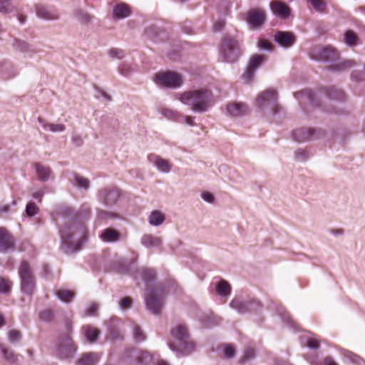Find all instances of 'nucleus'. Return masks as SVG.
<instances>
[{
	"mask_svg": "<svg viewBox=\"0 0 365 365\" xmlns=\"http://www.w3.org/2000/svg\"><path fill=\"white\" fill-rule=\"evenodd\" d=\"M298 95H302V96H306L307 98V99L309 100V101L310 102V103H312L313 105L318 106V104L315 102V98H316L315 94L312 91L306 90V91H303L302 92L297 93L296 94L297 96Z\"/></svg>",
	"mask_w": 365,
	"mask_h": 365,
	"instance_id": "obj_45",
	"label": "nucleus"
},
{
	"mask_svg": "<svg viewBox=\"0 0 365 365\" xmlns=\"http://www.w3.org/2000/svg\"><path fill=\"white\" fill-rule=\"evenodd\" d=\"M133 334L135 341L137 342H141L146 338L145 334L140 327L135 323H133Z\"/></svg>",
	"mask_w": 365,
	"mask_h": 365,
	"instance_id": "obj_33",
	"label": "nucleus"
},
{
	"mask_svg": "<svg viewBox=\"0 0 365 365\" xmlns=\"http://www.w3.org/2000/svg\"><path fill=\"white\" fill-rule=\"evenodd\" d=\"M322 365H338V364L334 361V360L332 359V357L328 356L324 359Z\"/></svg>",
	"mask_w": 365,
	"mask_h": 365,
	"instance_id": "obj_56",
	"label": "nucleus"
},
{
	"mask_svg": "<svg viewBox=\"0 0 365 365\" xmlns=\"http://www.w3.org/2000/svg\"><path fill=\"white\" fill-rule=\"evenodd\" d=\"M39 319L46 322H51L54 319V314L50 309H46L39 313Z\"/></svg>",
	"mask_w": 365,
	"mask_h": 365,
	"instance_id": "obj_35",
	"label": "nucleus"
},
{
	"mask_svg": "<svg viewBox=\"0 0 365 365\" xmlns=\"http://www.w3.org/2000/svg\"><path fill=\"white\" fill-rule=\"evenodd\" d=\"M62 240L66 243H73V237L76 233L73 232L69 233L66 229H61L60 230Z\"/></svg>",
	"mask_w": 365,
	"mask_h": 365,
	"instance_id": "obj_40",
	"label": "nucleus"
},
{
	"mask_svg": "<svg viewBox=\"0 0 365 365\" xmlns=\"http://www.w3.org/2000/svg\"><path fill=\"white\" fill-rule=\"evenodd\" d=\"M38 211V207L36 206V205L31 202L27 204L26 207V212L28 216L32 217L35 215Z\"/></svg>",
	"mask_w": 365,
	"mask_h": 365,
	"instance_id": "obj_46",
	"label": "nucleus"
},
{
	"mask_svg": "<svg viewBox=\"0 0 365 365\" xmlns=\"http://www.w3.org/2000/svg\"><path fill=\"white\" fill-rule=\"evenodd\" d=\"M43 196V192L41 190L37 191L33 194V197L38 200V202H41L42 197Z\"/></svg>",
	"mask_w": 365,
	"mask_h": 365,
	"instance_id": "obj_59",
	"label": "nucleus"
},
{
	"mask_svg": "<svg viewBox=\"0 0 365 365\" xmlns=\"http://www.w3.org/2000/svg\"><path fill=\"white\" fill-rule=\"evenodd\" d=\"M220 349L222 350L223 356L225 359L233 358L237 352L236 346L232 344H225L220 346Z\"/></svg>",
	"mask_w": 365,
	"mask_h": 365,
	"instance_id": "obj_28",
	"label": "nucleus"
},
{
	"mask_svg": "<svg viewBox=\"0 0 365 365\" xmlns=\"http://www.w3.org/2000/svg\"><path fill=\"white\" fill-rule=\"evenodd\" d=\"M119 197V191L115 187L104 188L100 190L99 197L106 205L115 203Z\"/></svg>",
	"mask_w": 365,
	"mask_h": 365,
	"instance_id": "obj_16",
	"label": "nucleus"
},
{
	"mask_svg": "<svg viewBox=\"0 0 365 365\" xmlns=\"http://www.w3.org/2000/svg\"><path fill=\"white\" fill-rule=\"evenodd\" d=\"M153 163L158 169L162 172L168 173L171 170L172 164L170 161L159 156L154 157Z\"/></svg>",
	"mask_w": 365,
	"mask_h": 365,
	"instance_id": "obj_24",
	"label": "nucleus"
},
{
	"mask_svg": "<svg viewBox=\"0 0 365 365\" xmlns=\"http://www.w3.org/2000/svg\"><path fill=\"white\" fill-rule=\"evenodd\" d=\"M0 349L4 354V356L6 360L12 363L17 361L18 356L14 354L11 351L5 348L2 344H0Z\"/></svg>",
	"mask_w": 365,
	"mask_h": 365,
	"instance_id": "obj_36",
	"label": "nucleus"
},
{
	"mask_svg": "<svg viewBox=\"0 0 365 365\" xmlns=\"http://www.w3.org/2000/svg\"><path fill=\"white\" fill-rule=\"evenodd\" d=\"M259 46L262 49H272L273 46L269 41L261 39L259 41Z\"/></svg>",
	"mask_w": 365,
	"mask_h": 365,
	"instance_id": "obj_54",
	"label": "nucleus"
},
{
	"mask_svg": "<svg viewBox=\"0 0 365 365\" xmlns=\"http://www.w3.org/2000/svg\"><path fill=\"white\" fill-rule=\"evenodd\" d=\"M219 50L222 61L228 63L237 61L242 53L238 40L228 34L222 37Z\"/></svg>",
	"mask_w": 365,
	"mask_h": 365,
	"instance_id": "obj_2",
	"label": "nucleus"
},
{
	"mask_svg": "<svg viewBox=\"0 0 365 365\" xmlns=\"http://www.w3.org/2000/svg\"><path fill=\"white\" fill-rule=\"evenodd\" d=\"M98 309V306L96 303L91 304L87 309L86 310V316H96L97 315V312Z\"/></svg>",
	"mask_w": 365,
	"mask_h": 365,
	"instance_id": "obj_51",
	"label": "nucleus"
},
{
	"mask_svg": "<svg viewBox=\"0 0 365 365\" xmlns=\"http://www.w3.org/2000/svg\"><path fill=\"white\" fill-rule=\"evenodd\" d=\"M12 282L8 278L0 277V292L3 294L9 293L11 289Z\"/></svg>",
	"mask_w": 365,
	"mask_h": 365,
	"instance_id": "obj_34",
	"label": "nucleus"
},
{
	"mask_svg": "<svg viewBox=\"0 0 365 365\" xmlns=\"http://www.w3.org/2000/svg\"><path fill=\"white\" fill-rule=\"evenodd\" d=\"M247 22L252 28L262 26L266 21V13L262 9H250L247 14Z\"/></svg>",
	"mask_w": 365,
	"mask_h": 365,
	"instance_id": "obj_9",
	"label": "nucleus"
},
{
	"mask_svg": "<svg viewBox=\"0 0 365 365\" xmlns=\"http://www.w3.org/2000/svg\"><path fill=\"white\" fill-rule=\"evenodd\" d=\"M255 356V349L252 347H248L245 350L243 356L239 360V363H240V364L245 363L248 360L252 359Z\"/></svg>",
	"mask_w": 365,
	"mask_h": 365,
	"instance_id": "obj_37",
	"label": "nucleus"
},
{
	"mask_svg": "<svg viewBox=\"0 0 365 365\" xmlns=\"http://www.w3.org/2000/svg\"><path fill=\"white\" fill-rule=\"evenodd\" d=\"M85 236V229L82 228L81 231V235L79 238H78V243L80 242V241Z\"/></svg>",
	"mask_w": 365,
	"mask_h": 365,
	"instance_id": "obj_63",
	"label": "nucleus"
},
{
	"mask_svg": "<svg viewBox=\"0 0 365 365\" xmlns=\"http://www.w3.org/2000/svg\"><path fill=\"white\" fill-rule=\"evenodd\" d=\"M154 81L161 87L178 88L183 84V78L177 72L168 71L155 73Z\"/></svg>",
	"mask_w": 365,
	"mask_h": 365,
	"instance_id": "obj_6",
	"label": "nucleus"
},
{
	"mask_svg": "<svg viewBox=\"0 0 365 365\" xmlns=\"http://www.w3.org/2000/svg\"><path fill=\"white\" fill-rule=\"evenodd\" d=\"M34 166L40 180L44 182L48 180L51 173L50 168L46 167L39 163H34Z\"/></svg>",
	"mask_w": 365,
	"mask_h": 365,
	"instance_id": "obj_21",
	"label": "nucleus"
},
{
	"mask_svg": "<svg viewBox=\"0 0 365 365\" xmlns=\"http://www.w3.org/2000/svg\"><path fill=\"white\" fill-rule=\"evenodd\" d=\"M142 244L148 247H158L161 245L162 240L159 237H155L152 235H145L141 240Z\"/></svg>",
	"mask_w": 365,
	"mask_h": 365,
	"instance_id": "obj_23",
	"label": "nucleus"
},
{
	"mask_svg": "<svg viewBox=\"0 0 365 365\" xmlns=\"http://www.w3.org/2000/svg\"><path fill=\"white\" fill-rule=\"evenodd\" d=\"M109 55L112 58H116L118 59H121L124 57L125 53L124 51L118 48H113L108 51Z\"/></svg>",
	"mask_w": 365,
	"mask_h": 365,
	"instance_id": "obj_49",
	"label": "nucleus"
},
{
	"mask_svg": "<svg viewBox=\"0 0 365 365\" xmlns=\"http://www.w3.org/2000/svg\"><path fill=\"white\" fill-rule=\"evenodd\" d=\"M309 54L312 58L317 61H332L339 58L338 52L331 46H314L310 48Z\"/></svg>",
	"mask_w": 365,
	"mask_h": 365,
	"instance_id": "obj_7",
	"label": "nucleus"
},
{
	"mask_svg": "<svg viewBox=\"0 0 365 365\" xmlns=\"http://www.w3.org/2000/svg\"><path fill=\"white\" fill-rule=\"evenodd\" d=\"M66 328L67 334L61 336L57 341L58 354L62 359L72 357L77 349L76 346L70 336L72 330L71 322H66Z\"/></svg>",
	"mask_w": 365,
	"mask_h": 365,
	"instance_id": "obj_5",
	"label": "nucleus"
},
{
	"mask_svg": "<svg viewBox=\"0 0 365 365\" xmlns=\"http://www.w3.org/2000/svg\"><path fill=\"white\" fill-rule=\"evenodd\" d=\"M13 9L11 0H0V12L9 13Z\"/></svg>",
	"mask_w": 365,
	"mask_h": 365,
	"instance_id": "obj_41",
	"label": "nucleus"
},
{
	"mask_svg": "<svg viewBox=\"0 0 365 365\" xmlns=\"http://www.w3.org/2000/svg\"><path fill=\"white\" fill-rule=\"evenodd\" d=\"M116 215L113 212H109L105 210H98L97 212V220L103 221L110 218H114Z\"/></svg>",
	"mask_w": 365,
	"mask_h": 365,
	"instance_id": "obj_44",
	"label": "nucleus"
},
{
	"mask_svg": "<svg viewBox=\"0 0 365 365\" xmlns=\"http://www.w3.org/2000/svg\"><path fill=\"white\" fill-rule=\"evenodd\" d=\"M277 99V92L270 89L260 93L256 100V103L259 107L262 108L268 105H274Z\"/></svg>",
	"mask_w": 365,
	"mask_h": 365,
	"instance_id": "obj_12",
	"label": "nucleus"
},
{
	"mask_svg": "<svg viewBox=\"0 0 365 365\" xmlns=\"http://www.w3.org/2000/svg\"><path fill=\"white\" fill-rule=\"evenodd\" d=\"M307 346L310 349H317L319 347V342L316 339L310 338L307 341Z\"/></svg>",
	"mask_w": 365,
	"mask_h": 365,
	"instance_id": "obj_53",
	"label": "nucleus"
},
{
	"mask_svg": "<svg viewBox=\"0 0 365 365\" xmlns=\"http://www.w3.org/2000/svg\"><path fill=\"white\" fill-rule=\"evenodd\" d=\"M100 359L97 353H86L77 361V365H95Z\"/></svg>",
	"mask_w": 365,
	"mask_h": 365,
	"instance_id": "obj_20",
	"label": "nucleus"
},
{
	"mask_svg": "<svg viewBox=\"0 0 365 365\" xmlns=\"http://www.w3.org/2000/svg\"><path fill=\"white\" fill-rule=\"evenodd\" d=\"M165 219V215L158 210H154L149 216V223L154 226H158L164 222Z\"/></svg>",
	"mask_w": 365,
	"mask_h": 365,
	"instance_id": "obj_27",
	"label": "nucleus"
},
{
	"mask_svg": "<svg viewBox=\"0 0 365 365\" xmlns=\"http://www.w3.org/2000/svg\"><path fill=\"white\" fill-rule=\"evenodd\" d=\"M174 341L170 343V347L182 353L188 354L194 349V343L190 340V336L187 327L179 324L171 331Z\"/></svg>",
	"mask_w": 365,
	"mask_h": 365,
	"instance_id": "obj_3",
	"label": "nucleus"
},
{
	"mask_svg": "<svg viewBox=\"0 0 365 365\" xmlns=\"http://www.w3.org/2000/svg\"><path fill=\"white\" fill-rule=\"evenodd\" d=\"M216 292L220 296L227 297L230 294L231 287L227 281L220 279L216 285Z\"/></svg>",
	"mask_w": 365,
	"mask_h": 365,
	"instance_id": "obj_26",
	"label": "nucleus"
},
{
	"mask_svg": "<svg viewBox=\"0 0 365 365\" xmlns=\"http://www.w3.org/2000/svg\"><path fill=\"white\" fill-rule=\"evenodd\" d=\"M178 99L195 112H206L214 103L212 91L207 88L190 90L178 93Z\"/></svg>",
	"mask_w": 365,
	"mask_h": 365,
	"instance_id": "obj_1",
	"label": "nucleus"
},
{
	"mask_svg": "<svg viewBox=\"0 0 365 365\" xmlns=\"http://www.w3.org/2000/svg\"><path fill=\"white\" fill-rule=\"evenodd\" d=\"M19 20L20 21V22H21V24H24V23L25 22V21H26V17H25V16H22V15H20V16H19Z\"/></svg>",
	"mask_w": 365,
	"mask_h": 365,
	"instance_id": "obj_64",
	"label": "nucleus"
},
{
	"mask_svg": "<svg viewBox=\"0 0 365 365\" xmlns=\"http://www.w3.org/2000/svg\"><path fill=\"white\" fill-rule=\"evenodd\" d=\"M355 64L356 63L354 61L347 60L336 64L333 66V67H334V68L337 71H344L353 67Z\"/></svg>",
	"mask_w": 365,
	"mask_h": 365,
	"instance_id": "obj_38",
	"label": "nucleus"
},
{
	"mask_svg": "<svg viewBox=\"0 0 365 365\" xmlns=\"http://www.w3.org/2000/svg\"><path fill=\"white\" fill-rule=\"evenodd\" d=\"M37 14H38V16H41L46 19H53L57 18L56 16H55L53 14H52L51 12H49L44 8L38 9Z\"/></svg>",
	"mask_w": 365,
	"mask_h": 365,
	"instance_id": "obj_48",
	"label": "nucleus"
},
{
	"mask_svg": "<svg viewBox=\"0 0 365 365\" xmlns=\"http://www.w3.org/2000/svg\"><path fill=\"white\" fill-rule=\"evenodd\" d=\"M132 304V299L129 297H125L119 302V304L122 309H128L130 307Z\"/></svg>",
	"mask_w": 365,
	"mask_h": 365,
	"instance_id": "obj_52",
	"label": "nucleus"
},
{
	"mask_svg": "<svg viewBox=\"0 0 365 365\" xmlns=\"http://www.w3.org/2000/svg\"><path fill=\"white\" fill-rule=\"evenodd\" d=\"M185 123L190 125H194V118L190 115L185 116Z\"/></svg>",
	"mask_w": 365,
	"mask_h": 365,
	"instance_id": "obj_60",
	"label": "nucleus"
},
{
	"mask_svg": "<svg viewBox=\"0 0 365 365\" xmlns=\"http://www.w3.org/2000/svg\"><path fill=\"white\" fill-rule=\"evenodd\" d=\"M312 7L319 13L324 14L327 12V3L324 0H307Z\"/></svg>",
	"mask_w": 365,
	"mask_h": 365,
	"instance_id": "obj_30",
	"label": "nucleus"
},
{
	"mask_svg": "<svg viewBox=\"0 0 365 365\" xmlns=\"http://www.w3.org/2000/svg\"><path fill=\"white\" fill-rule=\"evenodd\" d=\"M100 237L103 242H113L119 240L120 234L116 230L108 227L102 231Z\"/></svg>",
	"mask_w": 365,
	"mask_h": 365,
	"instance_id": "obj_18",
	"label": "nucleus"
},
{
	"mask_svg": "<svg viewBox=\"0 0 365 365\" xmlns=\"http://www.w3.org/2000/svg\"><path fill=\"white\" fill-rule=\"evenodd\" d=\"M55 294L57 297L64 302H70L73 300L75 292L71 290L58 289L55 291Z\"/></svg>",
	"mask_w": 365,
	"mask_h": 365,
	"instance_id": "obj_25",
	"label": "nucleus"
},
{
	"mask_svg": "<svg viewBox=\"0 0 365 365\" xmlns=\"http://www.w3.org/2000/svg\"><path fill=\"white\" fill-rule=\"evenodd\" d=\"M132 13L131 7L123 2L117 4L113 8V18L122 19L128 17Z\"/></svg>",
	"mask_w": 365,
	"mask_h": 365,
	"instance_id": "obj_17",
	"label": "nucleus"
},
{
	"mask_svg": "<svg viewBox=\"0 0 365 365\" xmlns=\"http://www.w3.org/2000/svg\"><path fill=\"white\" fill-rule=\"evenodd\" d=\"M267 57L264 55L255 54L252 56L246 72L243 74V78L246 82H250L252 80L255 71L265 61Z\"/></svg>",
	"mask_w": 365,
	"mask_h": 365,
	"instance_id": "obj_10",
	"label": "nucleus"
},
{
	"mask_svg": "<svg viewBox=\"0 0 365 365\" xmlns=\"http://www.w3.org/2000/svg\"><path fill=\"white\" fill-rule=\"evenodd\" d=\"M225 26V21L222 20L218 21L213 25V29L215 31H220Z\"/></svg>",
	"mask_w": 365,
	"mask_h": 365,
	"instance_id": "obj_58",
	"label": "nucleus"
},
{
	"mask_svg": "<svg viewBox=\"0 0 365 365\" xmlns=\"http://www.w3.org/2000/svg\"><path fill=\"white\" fill-rule=\"evenodd\" d=\"M74 180L76 182V185H78L80 187L88 189L89 187V180L84 177L75 174Z\"/></svg>",
	"mask_w": 365,
	"mask_h": 365,
	"instance_id": "obj_39",
	"label": "nucleus"
},
{
	"mask_svg": "<svg viewBox=\"0 0 365 365\" xmlns=\"http://www.w3.org/2000/svg\"><path fill=\"white\" fill-rule=\"evenodd\" d=\"M293 138L299 142L310 140L317 137L316 130L308 128H299L292 133Z\"/></svg>",
	"mask_w": 365,
	"mask_h": 365,
	"instance_id": "obj_13",
	"label": "nucleus"
},
{
	"mask_svg": "<svg viewBox=\"0 0 365 365\" xmlns=\"http://www.w3.org/2000/svg\"><path fill=\"white\" fill-rule=\"evenodd\" d=\"M9 339L11 342L19 340L21 337V333L17 329H11L8 332Z\"/></svg>",
	"mask_w": 365,
	"mask_h": 365,
	"instance_id": "obj_50",
	"label": "nucleus"
},
{
	"mask_svg": "<svg viewBox=\"0 0 365 365\" xmlns=\"http://www.w3.org/2000/svg\"><path fill=\"white\" fill-rule=\"evenodd\" d=\"M12 235L4 227H0V252H6L14 247Z\"/></svg>",
	"mask_w": 365,
	"mask_h": 365,
	"instance_id": "obj_11",
	"label": "nucleus"
},
{
	"mask_svg": "<svg viewBox=\"0 0 365 365\" xmlns=\"http://www.w3.org/2000/svg\"><path fill=\"white\" fill-rule=\"evenodd\" d=\"M6 324V319L2 313L0 312V328Z\"/></svg>",
	"mask_w": 365,
	"mask_h": 365,
	"instance_id": "obj_62",
	"label": "nucleus"
},
{
	"mask_svg": "<svg viewBox=\"0 0 365 365\" xmlns=\"http://www.w3.org/2000/svg\"><path fill=\"white\" fill-rule=\"evenodd\" d=\"M9 205H4L0 206V214L6 213L9 211Z\"/></svg>",
	"mask_w": 365,
	"mask_h": 365,
	"instance_id": "obj_61",
	"label": "nucleus"
},
{
	"mask_svg": "<svg viewBox=\"0 0 365 365\" xmlns=\"http://www.w3.org/2000/svg\"><path fill=\"white\" fill-rule=\"evenodd\" d=\"M274 40L280 46L288 48L295 43L296 36L292 32L279 31L274 34Z\"/></svg>",
	"mask_w": 365,
	"mask_h": 365,
	"instance_id": "obj_15",
	"label": "nucleus"
},
{
	"mask_svg": "<svg viewBox=\"0 0 365 365\" xmlns=\"http://www.w3.org/2000/svg\"><path fill=\"white\" fill-rule=\"evenodd\" d=\"M137 361L140 365H148L152 361L151 354L146 351H139L135 354Z\"/></svg>",
	"mask_w": 365,
	"mask_h": 365,
	"instance_id": "obj_31",
	"label": "nucleus"
},
{
	"mask_svg": "<svg viewBox=\"0 0 365 365\" xmlns=\"http://www.w3.org/2000/svg\"><path fill=\"white\" fill-rule=\"evenodd\" d=\"M44 128H48L52 132H61L65 130L66 126L63 124L48 123L44 125Z\"/></svg>",
	"mask_w": 365,
	"mask_h": 365,
	"instance_id": "obj_47",
	"label": "nucleus"
},
{
	"mask_svg": "<svg viewBox=\"0 0 365 365\" xmlns=\"http://www.w3.org/2000/svg\"><path fill=\"white\" fill-rule=\"evenodd\" d=\"M359 38L357 35L351 30H348L344 34V42L349 46H354L357 44Z\"/></svg>",
	"mask_w": 365,
	"mask_h": 365,
	"instance_id": "obj_32",
	"label": "nucleus"
},
{
	"mask_svg": "<svg viewBox=\"0 0 365 365\" xmlns=\"http://www.w3.org/2000/svg\"><path fill=\"white\" fill-rule=\"evenodd\" d=\"M82 329L90 343L95 342L100 334L99 329L89 325L84 326Z\"/></svg>",
	"mask_w": 365,
	"mask_h": 365,
	"instance_id": "obj_22",
	"label": "nucleus"
},
{
	"mask_svg": "<svg viewBox=\"0 0 365 365\" xmlns=\"http://www.w3.org/2000/svg\"><path fill=\"white\" fill-rule=\"evenodd\" d=\"M165 292L163 289L155 288L148 292L145 302L147 307L154 314H158L163 304Z\"/></svg>",
	"mask_w": 365,
	"mask_h": 365,
	"instance_id": "obj_8",
	"label": "nucleus"
},
{
	"mask_svg": "<svg viewBox=\"0 0 365 365\" xmlns=\"http://www.w3.org/2000/svg\"><path fill=\"white\" fill-rule=\"evenodd\" d=\"M270 9L274 15L282 19H287L291 11V9L280 0L272 1L270 3Z\"/></svg>",
	"mask_w": 365,
	"mask_h": 365,
	"instance_id": "obj_14",
	"label": "nucleus"
},
{
	"mask_svg": "<svg viewBox=\"0 0 365 365\" xmlns=\"http://www.w3.org/2000/svg\"><path fill=\"white\" fill-rule=\"evenodd\" d=\"M202 198L208 202H212L215 200L213 195L207 192L202 194Z\"/></svg>",
	"mask_w": 365,
	"mask_h": 365,
	"instance_id": "obj_57",
	"label": "nucleus"
},
{
	"mask_svg": "<svg viewBox=\"0 0 365 365\" xmlns=\"http://www.w3.org/2000/svg\"><path fill=\"white\" fill-rule=\"evenodd\" d=\"M227 110L232 116H240L247 111V106L243 103H232L227 105Z\"/></svg>",
	"mask_w": 365,
	"mask_h": 365,
	"instance_id": "obj_19",
	"label": "nucleus"
},
{
	"mask_svg": "<svg viewBox=\"0 0 365 365\" xmlns=\"http://www.w3.org/2000/svg\"><path fill=\"white\" fill-rule=\"evenodd\" d=\"M328 92V95L331 98H335L337 100L344 99V94L341 90H337L334 88H329Z\"/></svg>",
	"mask_w": 365,
	"mask_h": 365,
	"instance_id": "obj_43",
	"label": "nucleus"
},
{
	"mask_svg": "<svg viewBox=\"0 0 365 365\" xmlns=\"http://www.w3.org/2000/svg\"><path fill=\"white\" fill-rule=\"evenodd\" d=\"M109 337L113 339H119L121 337L120 332L117 329H110L109 331Z\"/></svg>",
	"mask_w": 365,
	"mask_h": 365,
	"instance_id": "obj_55",
	"label": "nucleus"
},
{
	"mask_svg": "<svg viewBox=\"0 0 365 365\" xmlns=\"http://www.w3.org/2000/svg\"><path fill=\"white\" fill-rule=\"evenodd\" d=\"M19 274L21 279V291L31 296L36 290V281L33 269L28 262H21L19 267Z\"/></svg>",
	"mask_w": 365,
	"mask_h": 365,
	"instance_id": "obj_4",
	"label": "nucleus"
},
{
	"mask_svg": "<svg viewBox=\"0 0 365 365\" xmlns=\"http://www.w3.org/2000/svg\"><path fill=\"white\" fill-rule=\"evenodd\" d=\"M142 278L145 282L153 281L155 278V272L153 269H145L142 271Z\"/></svg>",
	"mask_w": 365,
	"mask_h": 365,
	"instance_id": "obj_42",
	"label": "nucleus"
},
{
	"mask_svg": "<svg viewBox=\"0 0 365 365\" xmlns=\"http://www.w3.org/2000/svg\"><path fill=\"white\" fill-rule=\"evenodd\" d=\"M250 304L247 302H242L238 299H234L230 302V306L237 310L240 313H245L248 312Z\"/></svg>",
	"mask_w": 365,
	"mask_h": 365,
	"instance_id": "obj_29",
	"label": "nucleus"
}]
</instances>
